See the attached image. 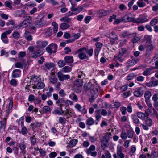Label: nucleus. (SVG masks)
<instances>
[{
	"mask_svg": "<svg viewBox=\"0 0 158 158\" xmlns=\"http://www.w3.org/2000/svg\"><path fill=\"white\" fill-rule=\"evenodd\" d=\"M98 95V89L96 86L94 87L92 89L89 94V96L91 97L90 99V101L92 102L94 99L96 98Z\"/></svg>",
	"mask_w": 158,
	"mask_h": 158,
	"instance_id": "f257e3e1",
	"label": "nucleus"
},
{
	"mask_svg": "<svg viewBox=\"0 0 158 158\" xmlns=\"http://www.w3.org/2000/svg\"><path fill=\"white\" fill-rule=\"evenodd\" d=\"M46 50L50 54L56 53L57 50V46L55 44H51L46 48Z\"/></svg>",
	"mask_w": 158,
	"mask_h": 158,
	"instance_id": "f03ea898",
	"label": "nucleus"
},
{
	"mask_svg": "<svg viewBox=\"0 0 158 158\" xmlns=\"http://www.w3.org/2000/svg\"><path fill=\"white\" fill-rule=\"evenodd\" d=\"M86 48L83 47L79 49L76 54H78V56L81 60H84L87 58V56L86 54Z\"/></svg>",
	"mask_w": 158,
	"mask_h": 158,
	"instance_id": "7ed1b4c3",
	"label": "nucleus"
},
{
	"mask_svg": "<svg viewBox=\"0 0 158 158\" xmlns=\"http://www.w3.org/2000/svg\"><path fill=\"white\" fill-rule=\"evenodd\" d=\"M148 20V19L144 15H139L137 18L135 19L134 18V23L139 24L147 22Z\"/></svg>",
	"mask_w": 158,
	"mask_h": 158,
	"instance_id": "20e7f679",
	"label": "nucleus"
},
{
	"mask_svg": "<svg viewBox=\"0 0 158 158\" xmlns=\"http://www.w3.org/2000/svg\"><path fill=\"white\" fill-rule=\"evenodd\" d=\"M109 140V133H106L103 136L101 140V147L102 149H104L107 146Z\"/></svg>",
	"mask_w": 158,
	"mask_h": 158,
	"instance_id": "39448f33",
	"label": "nucleus"
},
{
	"mask_svg": "<svg viewBox=\"0 0 158 158\" xmlns=\"http://www.w3.org/2000/svg\"><path fill=\"white\" fill-rule=\"evenodd\" d=\"M57 75L59 80L60 81L68 80L70 78V77L69 75H64L60 71L57 73Z\"/></svg>",
	"mask_w": 158,
	"mask_h": 158,
	"instance_id": "423d86ee",
	"label": "nucleus"
},
{
	"mask_svg": "<svg viewBox=\"0 0 158 158\" xmlns=\"http://www.w3.org/2000/svg\"><path fill=\"white\" fill-rule=\"evenodd\" d=\"M47 21L44 19H42L35 23V26L37 27H41L47 25Z\"/></svg>",
	"mask_w": 158,
	"mask_h": 158,
	"instance_id": "0eeeda50",
	"label": "nucleus"
},
{
	"mask_svg": "<svg viewBox=\"0 0 158 158\" xmlns=\"http://www.w3.org/2000/svg\"><path fill=\"white\" fill-rule=\"evenodd\" d=\"M31 19L30 16L21 23L22 28L26 27L31 23Z\"/></svg>",
	"mask_w": 158,
	"mask_h": 158,
	"instance_id": "6e6552de",
	"label": "nucleus"
},
{
	"mask_svg": "<svg viewBox=\"0 0 158 158\" xmlns=\"http://www.w3.org/2000/svg\"><path fill=\"white\" fill-rule=\"evenodd\" d=\"M19 147L21 150V153L23 154H25L26 153L25 150L26 147V144L24 142H21L19 144Z\"/></svg>",
	"mask_w": 158,
	"mask_h": 158,
	"instance_id": "1a4fd4ad",
	"label": "nucleus"
},
{
	"mask_svg": "<svg viewBox=\"0 0 158 158\" xmlns=\"http://www.w3.org/2000/svg\"><path fill=\"white\" fill-rule=\"evenodd\" d=\"M43 52L40 50H38L32 53L31 54V58H36L42 55Z\"/></svg>",
	"mask_w": 158,
	"mask_h": 158,
	"instance_id": "9d476101",
	"label": "nucleus"
},
{
	"mask_svg": "<svg viewBox=\"0 0 158 158\" xmlns=\"http://www.w3.org/2000/svg\"><path fill=\"white\" fill-rule=\"evenodd\" d=\"M133 93L135 96L138 97H140L143 95V92L140 88H137Z\"/></svg>",
	"mask_w": 158,
	"mask_h": 158,
	"instance_id": "9b49d317",
	"label": "nucleus"
},
{
	"mask_svg": "<svg viewBox=\"0 0 158 158\" xmlns=\"http://www.w3.org/2000/svg\"><path fill=\"white\" fill-rule=\"evenodd\" d=\"M21 74V71L19 69H16L13 70L11 77L13 78L18 77Z\"/></svg>",
	"mask_w": 158,
	"mask_h": 158,
	"instance_id": "f8f14e48",
	"label": "nucleus"
},
{
	"mask_svg": "<svg viewBox=\"0 0 158 158\" xmlns=\"http://www.w3.org/2000/svg\"><path fill=\"white\" fill-rule=\"evenodd\" d=\"M126 50L125 48H121L119 49V52L118 55L114 58V60H118L126 52Z\"/></svg>",
	"mask_w": 158,
	"mask_h": 158,
	"instance_id": "ddd939ff",
	"label": "nucleus"
},
{
	"mask_svg": "<svg viewBox=\"0 0 158 158\" xmlns=\"http://www.w3.org/2000/svg\"><path fill=\"white\" fill-rule=\"evenodd\" d=\"M26 11L23 10H17L15 12V16L17 17H23L25 15Z\"/></svg>",
	"mask_w": 158,
	"mask_h": 158,
	"instance_id": "4468645a",
	"label": "nucleus"
},
{
	"mask_svg": "<svg viewBox=\"0 0 158 158\" xmlns=\"http://www.w3.org/2000/svg\"><path fill=\"white\" fill-rule=\"evenodd\" d=\"M134 17H130L128 15H125L123 17L122 19V21L125 22L131 21L134 22Z\"/></svg>",
	"mask_w": 158,
	"mask_h": 158,
	"instance_id": "2eb2a0df",
	"label": "nucleus"
},
{
	"mask_svg": "<svg viewBox=\"0 0 158 158\" xmlns=\"http://www.w3.org/2000/svg\"><path fill=\"white\" fill-rule=\"evenodd\" d=\"M83 9V7L82 6H79L77 8H75L72 6L71 8V11L74 12L75 14L79 13Z\"/></svg>",
	"mask_w": 158,
	"mask_h": 158,
	"instance_id": "dca6fc26",
	"label": "nucleus"
},
{
	"mask_svg": "<svg viewBox=\"0 0 158 158\" xmlns=\"http://www.w3.org/2000/svg\"><path fill=\"white\" fill-rule=\"evenodd\" d=\"M117 153L118 156H119L120 158H124V155L122 153V150L121 146H118Z\"/></svg>",
	"mask_w": 158,
	"mask_h": 158,
	"instance_id": "f3484780",
	"label": "nucleus"
},
{
	"mask_svg": "<svg viewBox=\"0 0 158 158\" xmlns=\"http://www.w3.org/2000/svg\"><path fill=\"white\" fill-rule=\"evenodd\" d=\"M131 118L132 119L133 122L135 124H138L140 123V121L139 119L137 118V116L135 114H132L131 116Z\"/></svg>",
	"mask_w": 158,
	"mask_h": 158,
	"instance_id": "a211bd4d",
	"label": "nucleus"
},
{
	"mask_svg": "<svg viewBox=\"0 0 158 158\" xmlns=\"http://www.w3.org/2000/svg\"><path fill=\"white\" fill-rule=\"evenodd\" d=\"M94 85L92 84L91 82H89L88 83H85L84 85V89L85 90H89L92 87L93 89L94 87H96Z\"/></svg>",
	"mask_w": 158,
	"mask_h": 158,
	"instance_id": "6ab92c4d",
	"label": "nucleus"
},
{
	"mask_svg": "<svg viewBox=\"0 0 158 158\" xmlns=\"http://www.w3.org/2000/svg\"><path fill=\"white\" fill-rule=\"evenodd\" d=\"M13 2L11 0H8L6 1L4 3L5 6L9 8L10 9H13Z\"/></svg>",
	"mask_w": 158,
	"mask_h": 158,
	"instance_id": "aec40b11",
	"label": "nucleus"
},
{
	"mask_svg": "<svg viewBox=\"0 0 158 158\" xmlns=\"http://www.w3.org/2000/svg\"><path fill=\"white\" fill-rule=\"evenodd\" d=\"M64 60L66 63H72L73 62V58L72 56H66L64 57Z\"/></svg>",
	"mask_w": 158,
	"mask_h": 158,
	"instance_id": "412c9836",
	"label": "nucleus"
},
{
	"mask_svg": "<svg viewBox=\"0 0 158 158\" xmlns=\"http://www.w3.org/2000/svg\"><path fill=\"white\" fill-rule=\"evenodd\" d=\"M151 157L152 158H156L158 156V152L155 148H153L152 150L151 154Z\"/></svg>",
	"mask_w": 158,
	"mask_h": 158,
	"instance_id": "4be33fe9",
	"label": "nucleus"
},
{
	"mask_svg": "<svg viewBox=\"0 0 158 158\" xmlns=\"http://www.w3.org/2000/svg\"><path fill=\"white\" fill-rule=\"evenodd\" d=\"M45 65L48 70L51 69V71H53V69H54L55 64L52 63H46L45 64Z\"/></svg>",
	"mask_w": 158,
	"mask_h": 158,
	"instance_id": "5701e85b",
	"label": "nucleus"
},
{
	"mask_svg": "<svg viewBox=\"0 0 158 158\" xmlns=\"http://www.w3.org/2000/svg\"><path fill=\"white\" fill-rule=\"evenodd\" d=\"M152 94L151 92L149 91H147L145 92L144 95V97L145 98V101H149L150 100V98Z\"/></svg>",
	"mask_w": 158,
	"mask_h": 158,
	"instance_id": "b1692460",
	"label": "nucleus"
},
{
	"mask_svg": "<svg viewBox=\"0 0 158 158\" xmlns=\"http://www.w3.org/2000/svg\"><path fill=\"white\" fill-rule=\"evenodd\" d=\"M69 97L72 100L76 102L78 100L77 97L74 93H72L70 94L69 95Z\"/></svg>",
	"mask_w": 158,
	"mask_h": 158,
	"instance_id": "393cba45",
	"label": "nucleus"
},
{
	"mask_svg": "<svg viewBox=\"0 0 158 158\" xmlns=\"http://www.w3.org/2000/svg\"><path fill=\"white\" fill-rule=\"evenodd\" d=\"M74 85L81 87L83 85L82 80L80 79H77L74 81Z\"/></svg>",
	"mask_w": 158,
	"mask_h": 158,
	"instance_id": "a878e982",
	"label": "nucleus"
},
{
	"mask_svg": "<svg viewBox=\"0 0 158 158\" xmlns=\"http://www.w3.org/2000/svg\"><path fill=\"white\" fill-rule=\"evenodd\" d=\"M31 80L35 82H38L41 81V79L37 76L32 75L31 76Z\"/></svg>",
	"mask_w": 158,
	"mask_h": 158,
	"instance_id": "bb28decb",
	"label": "nucleus"
},
{
	"mask_svg": "<svg viewBox=\"0 0 158 158\" xmlns=\"http://www.w3.org/2000/svg\"><path fill=\"white\" fill-rule=\"evenodd\" d=\"M70 26L68 24L64 23H61L60 25V28L63 30L67 29Z\"/></svg>",
	"mask_w": 158,
	"mask_h": 158,
	"instance_id": "cd10ccee",
	"label": "nucleus"
},
{
	"mask_svg": "<svg viewBox=\"0 0 158 158\" xmlns=\"http://www.w3.org/2000/svg\"><path fill=\"white\" fill-rule=\"evenodd\" d=\"M137 4L139 7L140 8H143L146 6V3L143 0H139L137 2Z\"/></svg>",
	"mask_w": 158,
	"mask_h": 158,
	"instance_id": "c85d7f7f",
	"label": "nucleus"
},
{
	"mask_svg": "<svg viewBox=\"0 0 158 158\" xmlns=\"http://www.w3.org/2000/svg\"><path fill=\"white\" fill-rule=\"evenodd\" d=\"M106 15V12L104 10H100L98 11L97 15L98 17H101Z\"/></svg>",
	"mask_w": 158,
	"mask_h": 158,
	"instance_id": "c756f323",
	"label": "nucleus"
},
{
	"mask_svg": "<svg viewBox=\"0 0 158 158\" xmlns=\"http://www.w3.org/2000/svg\"><path fill=\"white\" fill-rule=\"evenodd\" d=\"M51 110L50 108L48 106H45L43 107L42 109V111L43 113H50Z\"/></svg>",
	"mask_w": 158,
	"mask_h": 158,
	"instance_id": "7c9ffc66",
	"label": "nucleus"
},
{
	"mask_svg": "<svg viewBox=\"0 0 158 158\" xmlns=\"http://www.w3.org/2000/svg\"><path fill=\"white\" fill-rule=\"evenodd\" d=\"M77 139H73L69 142V146L70 147L73 148L75 146L78 142Z\"/></svg>",
	"mask_w": 158,
	"mask_h": 158,
	"instance_id": "2f4dec72",
	"label": "nucleus"
},
{
	"mask_svg": "<svg viewBox=\"0 0 158 158\" xmlns=\"http://www.w3.org/2000/svg\"><path fill=\"white\" fill-rule=\"evenodd\" d=\"M12 32L11 30L7 31L2 34L1 38L2 39H6L7 38V35L10 34Z\"/></svg>",
	"mask_w": 158,
	"mask_h": 158,
	"instance_id": "473e14b6",
	"label": "nucleus"
},
{
	"mask_svg": "<svg viewBox=\"0 0 158 158\" xmlns=\"http://www.w3.org/2000/svg\"><path fill=\"white\" fill-rule=\"evenodd\" d=\"M136 115L138 118L142 120H144L145 117V114L141 112H137Z\"/></svg>",
	"mask_w": 158,
	"mask_h": 158,
	"instance_id": "72a5a7b5",
	"label": "nucleus"
},
{
	"mask_svg": "<svg viewBox=\"0 0 158 158\" xmlns=\"http://www.w3.org/2000/svg\"><path fill=\"white\" fill-rule=\"evenodd\" d=\"M72 19L71 18H70L67 17L65 16L60 18V20L61 22L64 21L66 22V23H68L71 21Z\"/></svg>",
	"mask_w": 158,
	"mask_h": 158,
	"instance_id": "f704fd0d",
	"label": "nucleus"
},
{
	"mask_svg": "<svg viewBox=\"0 0 158 158\" xmlns=\"http://www.w3.org/2000/svg\"><path fill=\"white\" fill-rule=\"evenodd\" d=\"M52 25L53 27V32L55 33H56L58 31V25L57 23L56 22H53L52 23Z\"/></svg>",
	"mask_w": 158,
	"mask_h": 158,
	"instance_id": "c9c22d12",
	"label": "nucleus"
},
{
	"mask_svg": "<svg viewBox=\"0 0 158 158\" xmlns=\"http://www.w3.org/2000/svg\"><path fill=\"white\" fill-rule=\"evenodd\" d=\"M23 65H26V64H25L24 61H22V63L19 62H18L15 64L16 67L21 68L22 69L23 68Z\"/></svg>",
	"mask_w": 158,
	"mask_h": 158,
	"instance_id": "e433bc0d",
	"label": "nucleus"
},
{
	"mask_svg": "<svg viewBox=\"0 0 158 158\" xmlns=\"http://www.w3.org/2000/svg\"><path fill=\"white\" fill-rule=\"evenodd\" d=\"M64 113V112L63 111H60L58 109H55L52 112V113L54 114H58L59 115H62Z\"/></svg>",
	"mask_w": 158,
	"mask_h": 158,
	"instance_id": "4c0bfd02",
	"label": "nucleus"
},
{
	"mask_svg": "<svg viewBox=\"0 0 158 158\" xmlns=\"http://www.w3.org/2000/svg\"><path fill=\"white\" fill-rule=\"evenodd\" d=\"M145 123L148 126L150 127L152 124V120L151 118H148L145 120Z\"/></svg>",
	"mask_w": 158,
	"mask_h": 158,
	"instance_id": "58836bf2",
	"label": "nucleus"
},
{
	"mask_svg": "<svg viewBox=\"0 0 158 158\" xmlns=\"http://www.w3.org/2000/svg\"><path fill=\"white\" fill-rule=\"evenodd\" d=\"M36 84L37 86L38 89H41L44 88L45 86L44 83L41 81L40 82H38Z\"/></svg>",
	"mask_w": 158,
	"mask_h": 158,
	"instance_id": "ea45409f",
	"label": "nucleus"
},
{
	"mask_svg": "<svg viewBox=\"0 0 158 158\" xmlns=\"http://www.w3.org/2000/svg\"><path fill=\"white\" fill-rule=\"evenodd\" d=\"M94 121L91 118H89L86 121V124L88 126L92 125L94 123Z\"/></svg>",
	"mask_w": 158,
	"mask_h": 158,
	"instance_id": "a19ab883",
	"label": "nucleus"
},
{
	"mask_svg": "<svg viewBox=\"0 0 158 158\" xmlns=\"http://www.w3.org/2000/svg\"><path fill=\"white\" fill-rule=\"evenodd\" d=\"M134 133V131L132 130H128L127 132V137L130 138H133Z\"/></svg>",
	"mask_w": 158,
	"mask_h": 158,
	"instance_id": "79ce46f5",
	"label": "nucleus"
},
{
	"mask_svg": "<svg viewBox=\"0 0 158 158\" xmlns=\"http://www.w3.org/2000/svg\"><path fill=\"white\" fill-rule=\"evenodd\" d=\"M41 43L40 44H39L38 45L40 47L44 48L48 44L47 42L46 41H44L42 42H40V41H37V43L38 44Z\"/></svg>",
	"mask_w": 158,
	"mask_h": 158,
	"instance_id": "37998d69",
	"label": "nucleus"
},
{
	"mask_svg": "<svg viewBox=\"0 0 158 158\" xmlns=\"http://www.w3.org/2000/svg\"><path fill=\"white\" fill-rule=\"evenodd\" d=\"M65 62L62 60H60L57 62L58 66L59 67H62L65 65Z\"/></svg>",
	"mask_w": 158,
	"mask_h": 158,
	"instance_id": "c03bdc74",
	"label": "nucleus"
},
{
	"mask_svg": "<svg viewBox=\"0 0 158 158\" xmlns=\"http://www.w3.org/2000/svg\"><path fill=\"white\" fill-rule=\"evenodd\" d=\"M36 138L34 135L32 136L30 138V140L31 143V145H34L36 143Z\"/></svg>",
	"mask_w": 158,
	"mask_h": 158,
	"instance_id": "a18cd8bd",
	"label": "nucleus"
},
{
	"mask_svg": "<svg viewBox=\"0 0 158 158\" xmlns=\"http://www.w3.org/2000/svg\"><path fill=\"white\" fill-rule=\"evenodd\" d=\"M73 89V91L77 93H79L81 91V87L77 86L74 85Z\"/></svg>",
	"mask_w": 158,
	"mask_h": 158,
	"instance_id": "49530a36",
	"label": "nucleus"
},
{
	"mask_svg": "<svg viewBox=\"0 0 158 158\" xmlns=\"http://www.w3.org/2000/svg\"><path fill=\"white\" fill-rule=\"evenodd\" d=\"M24 36L27 40H32V39L31 34L28 31H26Z\"/></svg>",
	"mask_w": 158,
	"mask_h": 158,
	"instance_id": "de8ad7c7",
	"label": "nucleus"
},
{
	"mask_svg": "<svg viewBox=\"0 0 158 158\" xmlns=\"http://www.w3.org/2000/svg\"><path fill=\"white\" fill-rule=\"evenodd\" d=\"M72 70L71 67L69 66H66L62 68V71L64 72H70Z\"/></svg>",
	"mask_w": 158,
	"mask_h": 158,
	"instance_id": "09e8293b",
	"label": "nucleus"
},
{
	"mask_svg": "<svg viewBox=\"0 0 158 158\" xmlns=\"http://www.w3.org/2000/svg\"><path fill=\"white\" fill-rule=\"evenodd\" d=\"M136 33H133L132 34L129 33L128 37L127 39H131L132 40H136L137 37H136Z\"/></svg>",
	"mask_w": 158,
	"mask_h": 158,
	"instance_id": "8fccbe9b",
	"label": "nucleus"
},
{
	"mask_svg": "<svg viewBox=\"0 0 158 158\" xmlns=\"http://www.w3.org/2000/svg\"><path fill=\"white\" fill-rule=\"evenodd\" d=\"M49 79L50 82L53 84L56 83L58 81L57 79L54 76L50 77Z\"/></svg>",
	"mask_w": 158,
	"mask_h": 158,
	"instance_id": "3c124183",
	"label": "nucleus"
},
{
	"mask_svg": "<svg viewBox=\"0 0 158 158\" xmlns=\"http://www.w3.org/2000/svg\"><path fill=\"white\" fill-rule=\"evenodd\" d=\"M52 30L50 28H48L47 29L46 33L45 36L47 37L50 36L52 35Z\"/></svg>",
	"mask_w": 158,
	"mask_h": 158,
	"instance_id": "603ef678",
	"label": "nucleus"
},
{
	"mask_svg": "<svg viewBox=\"0 0 158 158\" xmlns=\"http://www.w3.org/2000/svg\"><path fill=\"white\" fill-rule=\"evenodd\" d=\"M86 53H87L90 56H91L93 53V49L91 48L89 49H88L87 48H86Z\"/></svg>",
	"mask_w": 158,
	"mask_h": 158,
	"instance_id": "864d4df0",
	"label": "nucleus"
},
{
	"mask_svg": "<svg viewBox=\"0 0 158 158\" xmlns=\"http://www.w3.org/2000/svg\"><path fill=\"white\" fill-rule=\"evenodd\" d=\"M41 125V123H31L30 124L31 127H33L35 128H38L40 127Z\"/></svg>",
	"mask_w": 158,
	"mask_h": 158,
	"instance_id": "5fc2aeb1",
	"label": "nucleus"
},
{
	"mask_svg": "<svg viewBox=\"0 0 158 158\" xmlns=\"http://www.w3.org/2000/svg\"><path fill=\"white\" fill-rule=\"evenodd\" d=\"M120 136L123 139H127V133L126 134L125 131H122L121 133Z\"/></svg>",
	"mask_w": 158,
	"mask_h": 158,
	"instance_id": "6e6d98bb",
	"label": "nucleus"
},
{
	"mask_svg": "<svg viewBox=\"0 0 158 158\" xmlns=\"http://www.w3.org/2000/svg\"><path fill=\"white\" fill-rule=\"evenodd\" d=\"M158 20L156 19H152L150 22V24L152 26H154L158 23Z\"/></svg>",
	"mask_w": 158,
	"mask_h": 158,
	"instance_id": "4d7b16f0",
	"label": "nucleus"
},
{
	"mask_svg": "<svg viewBox=\"0 0 158 158\" xmlns=\"http://www.w3.org/2000/svg\"><path fill=\"white\" fill-rule=\"evenodd\" d=\"M95 149V147L94 145H91L90 146L89 149H87L86 151V153L92 151H94Z\"/></svg>",
	"mask_w": 158,
	"mask_h": 158,
	"instance_id": "13d9d810",
	"label": "nucleus"
},
{
	"mask_svg": "<svg viewBox=\"0 0 158 158\" xmlns=\"http://www.w3.org/2000/svg\"><path fill=\"white\" fill-rule=\"evenodd\" d=\"M59 95L61 98H64L66 95L65 91L63 89H61L59 92Z\"/></svg>",
	"mask_w": 158,
	"mask_h": 158,
	"instance_id": "bf43d9fd",
	"label": "nucleus"
},
{
	"mask_svg": "<svg viewBox=\"0 0 158 158\" xmlns=\"http://www.w3.org/2000/svg\"><path fill=\"white\" fill-rule=\"evenodd\" d=\"M59 122L62 124H64L66 123V119L63 117H60L59 119Z\"/></svg>",
	"mask_w": 158,
	"mask_h": 158,
	"instance_id": "052dcab7",
	"label": "nucleus"
},
{
	"mask_svg": "<svg viewBox=\"0 0 158 158\" xmlns=\"http://www.w3.org/2000/svg\"><path fill=\"white\" fill-rule=\"evenodd\" d=\"M39 151L40 154L41 155V156L44 157L45 156L46 152L45 150H43L41 148L40 149Z\"/></svg>",
	"mask_w": 158,
	"mask_h": 158,
	"instance_id": "680f3d73",
	"label": "nucleus"
},
{
	"mask_svg": "<svg viewBox=\"0 0 158 158\" xmlns=\"http://www.w3.org/2000/svg\"><path fill=\"white\" fill-rule=\"evenodd\" d=\"M12 36L14 39H17L19 38L20 34L17 31H15L12 34Z\"/></svg>",
	"mask_w": 158,
	"mask_h": 158,
	"instance_id": "e2e57ef3",
	"label": "nucleus"
},
{
	"mask_svg": "<svg viewBox=\"0 0 158 158\" xmlns=\"http://www.w3.org/2000/svg\"><path fill=\"white\" fill-rule=\"evenodd\" d=\"M120 110L123 115H125L126 113V108L124 106L121 107L120 108Z\"/></svg>",
	"mask_w": 158,
	"mask_h": 158,
	"instance_id": "0e129e2a",
	"label": "nucleus"
},
{
	"mask_svg": "<svg viewBox=\"0 0 158 158\" xmlns=\"http://www.w3.org/2000/svg\"><path fill=\"white\" fill-rule=\"evenodd\" d=\"M26 53L24 52H21L19 53V55L18 56L19 58H20L21 60H22V59L23 58L24 56H26Z\"/></svg>",
	"mask_w": 158,
	"mask_h": 158,
	"instance_id": "69168bd1",
	"label": "nucleus"
},
{
	"mask_svg": "<svg viewBox=\"0 0 158 158\" xmlns=\"http://www.w3.org/2000/svg\"><path fill=\"white\" fill-rule=\"evenodd\" d=\"M10 84L12 85L16 86L18 84V83L15 79H13L10 81Z\"/></svg>",
	"mask_w": 158,
	"mask_h": 158,
	"instance_id": "338daca9",
	"label": "nucleus"
},
{
	"mask_svg": "<svg viewBox=\"0 0 158 158\" xmlns=\"http://www.w3.org/2000/svg\"><path fill=\"white\" fill-rule=\"evenodd\" d=\"M57 155V153L56 152H51L49 154L50 158H55Z\"/></svg>",
	"mask_w": 158,
	"mask_h": 158,
	"instance_id": "774afa93",
	"label": "nucleus"
}]
</instances>
